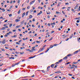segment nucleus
<instances>
[{
  "label": "nucleus",
  "mask_w": 80,
  "mask_h": 80,
  "mask_svg": "<svg viewBox=\"0 0 80 80\" xmlns=\"http://www.w3.org/2000/svg\"><path fill=\"white\" fill-rule=\"evenodd\" d=\"M6 39H3L2 42V43L3 44H5V42H6Z\"/></svg>",
  "instance_id": "f257e3e1"
},
{
  "label": "nucleus",
  "mask_w": 80,
  "mask_h": 80,
  "mask_svg": "<svg viewBox=\"0 0 80 80\" xmlns=\"http://www.w3.org/2000/svg\"><path fill=\"white\" fill-rule=\"evenodd\" d=\"M62 73V72H60V71H58L57 72H55V73Z\"/></svg>",
  "instance_id": "f03ea898"
},
{
  "label": "nucleus",
  "mask_w": 80,
  "mask_h": 80,
  "mask_svg": "<svg viewBox=\"0 0 80 80\" xmlns=\"http://www.w3.org/2000/svg\"><path fill=\"white\" fill-rule=\"evenodd\" d=\"M50 66H48L47 68V71L48 72L50 70Z\"/></svg>",
  "instance_id": "7ed1b4c3"
},
{
  "label": "nucleus",
  "mask_w": 80,
  "mask_h": 80,
  "mask_svg": "<svg viewBox=\"0 0 80 80\" xmlns=\"http://www.w3.org/2000/svg\"><path fill=\"white\" fill-rule=\"evenodd\" d=\"M79 51H76L75 52H74L73 53L74 54V55H75V54H77V53H78V52Z\"/></svg>",
  "instance_id": "20e7f679"
},
{
  "label": "nucleus",
  "mask_w": 80,
  "mask_h": 80,
  "mask_svg": "<svg viewBox=\"0 0 80 80\" xmlns=\"http://www.w3.org/2000/svg\"><path fill=\"white\" fill-rule=\"evenodd\" d=\"M34 48H35V47H32V49H31V50H33L34 51L35 50V49Z\"/></svg>",
  "instance_id": "39448f33"
},
{
  "label": "nucleus",
  "mask_w": 80,
  "mask_h": 80,
  "mask_svg": "<svg viewBox=\"0 0 80 80\" xmlns=\"http://www.w3.org/2000/svg\"><path fill=\"white\" fill-rule=\"evenodd\" d=\"M25 12H24L22 15V18H23V17L24 16H25Z\"/></svg>",
  "instance_id": "423d86ee"
},
{
  "label": "nucleus",
  "mask_w": 80,
  "mask_h": 80,
  "mask_svg": "<svg viewBox=\"0 0 80 80\" xmlns=\"http://www.w3.org/2000/svg\"><path fill=\"white\" fill-rule=\"evenodd\" d=\"M73 34H72L71 35V36L69 37V39L72 38L73 37Z\"/></svg>",
  "instance_id": "0eeeda50"
},
{
  "label": "nucleus",
  "mask_w": 80,
  "mask_h": 80,
  "mask_svg": "<svg viewBox=\"0 0 80 80\" xmlns=\"http://www.w3.org/2000/svg\"><path fill=\"white\" fill-rule=\"evenodd\" d=\"M72 67H75V68H77V65L75 66L74 64L72 65Z\"/></svg>",
  "instance_id": "6e6552de"
},
{
  "label": "nucleus",
  "mask_w": 80,
  "mask_h": 80,
  "mask_svg": "<svg viewBox=\"0 0 80 80\" xmlns=\"http://www.w3.org/2000/svg\"><path fill=\"white\" fill-rule=\"evenodd\" d=\"M72 54H69L68 55H67V57H71L72 56Z\"/></svg>",
  "instance_id": "1a4fd4ad"
},
{
  "label": "nucleus",
  "mask_w": 80,
  "mask_h": 80,
  "mask_svg": "<svg viewBox=\"0 0 80 80\" xmlns=\"http://www.w3.org/2000/svg\"><path fill=\"white\" fill-rule=\"evenodd\" d=\"M49 49H50V48H48L47 49L46 51H45V53H47V52L48 51V50H49Z\"/></svg>",
  "instance_id": "9d476101"
},
{
  "label": "nucleus",
  "mask_w": 80,
  "mask_h": 80,
  "mask_svg": "<svg viewBox=\"0 0 80 80\" xmlns=\"http://www.w3.org/2000/svg\"><path fill=\"white\" fill-rule=\"evenodd\" d=\"M54 65H55L54 64H53L51 65V67L52 68H53V67H54Z\"/></svg>",
  "instance_id": "9b49d317"
},
{
  "label": "nucleus",
  "mask_w": 80,
  "mask_h": 80,
  "mask_svg": "<svg viewBox=\"0 0 80 80\" xmlns=\"http://www.w3.org/2000/svg\"><path fill=\"white\" fill-rule=\"evenodd\" d=\"M19 63H20V62H18L17 63H15L14 65L15 66V65H18V64H19Z\"/></svg>",
  "instance_id": "f8f14e48"
},
{
  "label": "nucleus",
  "mask_w": 80,
  "mask_h": 80,
  "mask_svg": "<svg viewBox=\"0 0 80 80\" xmlns=\"http://www.w3.org/2000/svg\"><path fill=\"white\" fill-rule=\"evenodd\" d=\"M25 22V21H22L21 22V24H23V23H24V22Z\"/></svg>",
  "instance_id": "ddd939ff"
},
{
  "label": "nucleus",
  "mask_w": 80,
  "mask_h": 80,
  "mask_svg": "<svg viewBox=\"0 0 80 80\" xmlns=\"http://www.w3.org/2000/svg\"><path fill=\"white\" fill-rule=\"evenodd\" d=\"M73 68L74 69H75V68H73V67H71L69 68V69H72V68Z\"/></svg>",
  "instance_id": "4468645a"
},
{
  "label": "nucleus",
  "mask_w": 80,
  "mask_h": 80,
  "mask_svg": "<svg viewBox=\"0 0 80 80\" xmlns=\"http://www.w3.org/2000/svg\"><path fill=\"white\" fill-rule=\"evenodd\" d=\"M53 45H51L49 47V48H53Z\"/></svg>",
  "instance_id": "2eb2a0df"
},
{
  "label": "nucleus",
  "mask_w": 80,
  "mask_h": 80,
  "mask_svg": "<svg viewBox=\"0 0 80 80\" xmlns=\"http://www.w3.org/2000/svg\"><path fill=\"white\" fill-rule=\"evenodd\" d=\"M68 58H67V57L66 56L65 57H64L63 59H64V60H67V59Z\"/></svg>",
  "instance_id": "dca6fc26"
},
{
  "label": "nucleus",
  "mask_w": 80,
  "mask_h": 80,
  "mask_svg": "<svg viewBox=\"0 0 80 80\" xmlns=\"http://www.w3.org/2000/svg\"><path fill=\"white\" fill-rule=\"evenodd\" d=\"M46 13H47V14L48 15V14L49 15V14H50V12H47V11Z\"/></svg>",
  "instance_id": "f3484780"
},
{
  "label": "nucleus",
  "mask_w": 80,
  "mask_h": 80,
  "mask_svg": "<svg viewBox=\"0 0 80 80\" xmlns=\"http://www.w3.org/2000/svg\"><path fill=\"white\" fill-rule=\"evenodd\" d=\"M77 7H78V6H77V5L74 8V9L75 10H76V9H77Z\"/></svg>",
  "instance_id": "a211bd4d"
},
{
  "label": "nucleus",
  "mask_w": 80,
  "mask_h": 80,
  "mask_svg": "<svg viewBox=\"0 0 80 80\" xmlns=\"http://www.w3.org/2000/svg\"><path fill=\"white\" fill-rule=\"evenodd\" d=\"M20 10H21V9L19 10V11L18 12V14H20Z\"/></svg>",
  "instance_id": "6ab92c4d"
},
{
  "label": "nucleus",
  "mask_w": 80,
  "mask_h": 80,
  "mask_svg": "<svg viewBox=\"0 0 80 80\" xmlns=\"http://www.w3.org/2000/svg\"><path fill=\"white\" fill-rule=\"evenodd\" d=\"M20 27V26H17L16 27V28H19Z\"/></svg>",
  "instance_id": "aec40b11"
},
{
  "label": "nucleus",
  "mask_w": 80,
  "mask_h": 80,
  "mask_svg": "<svg viewBox=\"0 0 80 80\" xmlns=\"http://www.w3.org/2000/svg\"><path fill=\"white\" fill-rule=\"evenodd\" d=\"M19 21H20V20H19L18 19H17L16 20V22H19Z\"/></svg>",
  "instance_id": "412c9836"
},
{
  "label": "nucleus",
  "mask_w": 80,
  "mask_h": 80,
  "mask_svg": "<svg viewBox=\"0 0 80 80\" xmlns=\"http://www.w3.org/2000/svg\"><path fill=\"white\" fill-rule=\"evenodd\" d=\"M62 60H63L62 59H61L59 61V63H60V62H62Z\"/></svg>",
  "instance_id": "4be33fe9"
},
{
  "label": "nucleus",
  "mask_w": 80,
  "mask_h": 80,
  "mask_svg": "<svg viewBox=\"0 0 80 80\" xmlns=\"http://www.w3.org/2000/svg\"><path fill=\"white\" fill-rule=\"evenodd\" d=\"M11 58H12V59H15V58L13 57H11V58L9 57V59H11Z\"/></svg>",
  "instance_id": "5701e85b"
},
{
  "label": "nucleus",
  "mask_w": 80,
  "mask_h": 80,
  "mask_svg": "<svg viewBox=\"0 0 80 80\" xmlns=\"http://www.w3.org/2000/svg\"><path fill=\"white\" fill-rule=\"evenodd\" d=\"M12 24L11 23L9 24V27L10 28H11V27H12Z\"/></svg>",
  "instance_id": "b1692460"
},
{
  "label": "nucleus",
  "mask_w": 80,
  "mask_h": 80,
  "mask_svg": "<svg viewBox=\"0 0 80 80\" xmlns=\"http://www.w3.org/2000/svg\"><path fill=\"white\" fill-rule=\"evenodd\" d=\"M5 27H3L1 28V30H5Z\"/></svg>",
  "instance_id": "393cba45"
},
{
  "label": "nucleus",
  "mask_w": 80,
  "mask_h": 80,
  "mask_svg": "<svg viewBox=\"0 0 80 80\" xmlns=\"http://www.w3.org/2000/svg\"><path fill=\"white\" fill-rule=\"evenodd\" d=\"M30 8V6H28L27 7V9H29Z\"/></svg>",
  "instance_id": "a878e982"
},
{
  "label": "nucleus",
  "mask_w": 80,
  "mask_h": 80,
  "mask_svg": "<svg viewBox=\"0 0 80 80\" xmlns=\"http://www.w3.org/2000/svg\"><path fill=\"white\" fill-rule=\"evenodd\" d=\"M28 11L27 12H26V16H27V15H28Z\"/></svg>",
  "instance_id": "bb28decb"
},
{
  "label": "nucleus",
  "mask_w": 80,
  "mask_h": 80,
  "mask_svg": "<svg viewBox=\"0 0 80 80\" xmlns=\"http://www.w3.org/2000/svg\"><path fill=\"white\" fill-rule=\"evenodd\" d=\"M58 66V65L57 64H56V65H55V67L54 68H57V67Z\"/></svg>",
  "instance_id": "cd10ccee"
},
{
  "label": "nucleus",
  "mask_w": 80,
  "mask_h": 80,
  "mask_svg": "<svg viewBox=\"0 0 80 80\" xmlns=\"http://www.w3.org/2000/svg\"><path fill=\"white\" fill-rule=\"evenodd\" d=\"M29 18H32V15H30L29 16Z\"/></svg>",
  "instance_id": "c85d7f7f"
},
{
  "label": "nucleus",
  "mask_w": 80,
  "mask_h": 80,
  "mask_svg": "<svg viewBox=\"0 0 80 80\" xmlns=\"http://www.w3.org/2000/svg\"><path fill=\"white\" fill-rule=\"evenodd\" d=\"M9 17H11L12 16V14H10L9 15Z\"/></svg>",
  "instance_id": "c756f323"
},
{
  "label": "nucleus",
  "mask_w": 80,
  "mask_h": 80,
  "mask_svg": "<svg viewBox=\"0 0 80 80\" xmlns=\"http://www.w3.org/2000/svg\"><path fill=\"white\" fill-rule=\"evenodd\" d=\"M53 39V38H51L50 39H49V41H50V40H52Z\"/></svg>",
  "instance_id": "7c9ffc66"
},
{
  "label": "nucleus",
  "mask_w": 80,
  "mask_h": 80,
  "mask_svg": "<svg viewBox=\"0 0 80 80\" xmlns=\"http://www.w3.org/2000/svg\"><path fill=\"white\" fill-rule=\"evenodd\" d=\"M33 58V57H30L29 58L30 59L31 58Z\"/></svg>",
  "instance_id": "2f4dec72"
},
{
  "label": "nucleus",
  "mask_w": 80,
  "mask_h": 80,
  "mask_svg": "<svg viewBox=\"0 0 80 80\" xmlns=\"http://www.w3.org/2000/svg\"><path fill=\"white\" fill-rule=\"evenodd\" d=\"M36 43H40V42L38 41H36Z\"/></svg>",
  "instance_id": "473e14b6"
},
{
  "label": "nucleus",
  "mask_w": 80,
  "mask_h": 80,
  "mask_svg": "<svg viewBox=\"0 0 80 80\" xmlns=\"http://www.w3.org/2000/svg\"><path fill=\"white\" fill-rule=\"evenodd\" d=\"M20 48L21 49H22L23 48H25V47H22Z\"/></svg>",
  "instance_id": "72a5a7b5"
},
{
  "label": "nucleus",
  "mask_w": 80,
  "mask_h": 80,
  "mask_svg": "<svg viewBox=\"0 0 80 80\" xmlns=\"http://www.w3.org/2000/svg\"><path fill=\"white\" fill-rule=\"evenodd\" d=\"M70 62H68L66 63L67 65H68V64H70Z\"/></svg>",
  "instance_id": "f704fd0d"
},
{
  "label": "nucleus",
  "mask_w": 80,
  "mask_h": 80,
  "mask_svg": "<svg viewBox=\"0 0 80 80\" xmlns=\"http://www.w3.org/2000/svg\"><path fill=\"white\" fill-rule=\"evenodd\" d=\"M56 13L57 14H59V13H60V12H58V11L56 12Z\"/></svg>",
  "instance_id": "c9c22d12"
},
{
  "label": "nucleus",
  "mask_w": 80,
  "mask_h": 80,
  "mask_svg": "<svg viewBox=\"0 0 80 80\" xmlns=\"http://www.w3.org/2000/svg\"><path fill=\"white\" fill-rule=\"evenodd\" d=\"M57 45H58L57 44H55L53 45V46H54V47H55V46H57Z\"/></svg>",
  "instance_id": "e433bc0d"
},
{
  "label": "nucleus",
  "mask_w": 80,
  "mask_h": 80,
  "mask_svg": "<svg viewBox=\"0 0 80 80\" xmlns=\"http://www.w3.org/2000/svg\"><path fill=\"white\" fill-rule=\"evenodd\" d=\"M77 62H73V64H77Z\"/></svg>",
  "instance_id": "4c0bfd02"
},
{
  "label": "nucleus",
  "mask_w": 80,
  "mask_h": 80,
  "mask_svg": "<svg viewBox=\"0 0 80 80\" xmlns=\"http://www.w3.org/2000/svg\"><path fill=\"white\" fill-rule=\"evenodd\" d=\"M66 7H64L62 8V9H65Z\"/></svg>",
  "instance_id": "58836bf2"
},
{
  "label": "nucleus",
  "mask_w": 80,
  "mask_h": 80,
  "mask_svg": "<svg viewBox=\"0 0 80 80\" xmlns=\"http://www.w3.org/2000/svg\"><path fill=\"white\" fill-rule=\"evenodd\" d=\"M2 10L3 12H5V9H4V8H2Z\"/></svg>",
  "instance_id": "ea45409f"
},
{
  "label": "nucleus",
  "mask_w": 80,
  "mask_h": 80,
  "mask_svg": "<svg viewBox=\"0 0 80 80\" xmlns=\"http://www.w3.org/2000/svg\"><path fill=\"white\" fill-rule=\"evenodd\" d=\"M65 5H69V3L68 2H67L65 3Z\"/></svg>",
  "instance_id": "a19ab883"
},
{
  "label": "nucleus",
  "mask_w": 80,
  "mask_h": 80,
  "mask_svg": "<svg viewBox=\"0 0 80 80\" xmlns=\"http://www.w3.org/2000/svg\"><path fill=\"white\" fill-rule=\"evenodd\" d=\"M55 32V31H52L51 32V33H54V32Z\"/></svg>",
  "instance_id": "79ce46f5"
},
{
  "label": "nucleus",
  "mask_w": 80,
  "mask_h": 80,
  "mask_svg": "<svg viewBox=\"0 0 80 80\" xmlns=\"http://www.w3.org/2000/svg\"><path fill=\"white\" fill-rule=\"evenodd\" d=\"M59 77V76H55V78H57V77Z\"/></svg>",
  "instance_id": "37998d69"
},
{
  "label": "nucleus",
  "mask_w": 80,
  "mask_h": 80,
  "mask_svg": "<svg viewBox=\"0 0 80 80\" xmlns=\"http://www.w3.org/2000/svg\"><path fill=\"white\" fill-rule=\"evenodd\" d=\"M41 51H42V50H44V48H43L42 49H41Z\"/></svg>",
  "instance_id": "c03bdc74"
},
{
  "label": "nucleus",
  "mask_w": 80,
  "mask_h": 80,
  "mask_svg": "<svg viewBox=\"0 0 80 80\" xmlns=\"http://www.w3.org/2000/svg\"><path fill=\"white\" fill-rule=\"evenodd\" d=\"M6 55H8V57H9V56H10V55H9V54H8L6 53Z\"/></svg>",
  "instance_id": "a18cd8bd"
},
{
  "label": "nucleus",
  "mask_w": 80,
  "mask_h": 80,
  "mask_svg": "<svg viewBox=\"0 0 80 80\" xmlns=\"http://www.w3.org/2000/svg\"><path fill=\"white\" fill-rule=\"evenodd\" d=\"M69 40V38H68L67 39H66V41H68Z\"/></svg>",
  "instance_id": "49530a36"
},
{
  "label": "nucleus",
  "mask_w": 80,
  "mask_h": 80,
  "mask_svg": "<svg viewBox=\"0 0 80 80\" xmlns=\"http://www.w3.org/2000/svg\"><path fill=\"white\" fill-rule=\"evenodd\" d=\"M26 51H30V49H26Z\"/></svg>",
  "instance_id": "de8ad7c7"
},
{
  "label": "nucleus",
  "mask_w": 80,
  "mask_h": 80,
  "mask_svg": "<svg viewBox=\"0 0 80 80\" xmlns=\"http://www.w3.org/2000/svg\"><path fill=\"white\" fill-rule=\"evenodd\" d=\"M80 18V17H78V18H76V20H77V19H78V20H79V19Z\"/></svg>",
  "instance_id": "09e8293b"
},
{
  "label": "nucleus",
  "mask_w": 80,
  "mask_h": 80,
  "mask_svg": "<svg viewBox=\"0 0 80 80\" xmlns=\"http://www.w3.org/2000/svg\"><path fill=\"white\" fill-rule=\"evenodd\" d=\"M25 43H23L22 45V47H23V46H24V45H25Z\"/></svg>",
  "instance_id": "8fccbe9b"
},
{
  "label": "nucleus",
  "mask_w": 80,
  "mask_h": 80,
  "mask_svg": "<svg viewBox=\"0 0 80 80\" xmlns=\"http://www.w3.org/2000/svg\"><path fill=\"white\" fill-rule=\"evenodd\" d=\"M76 22L77 23H79V22H80V21L78 20H77Z\"/></svg>",
  "instance_id": "3c124183"
},
{
  "label": "nucleus",
  "mask_w": 80,
  "mask_h": 80,
  "mask_svg": "<svg viewBox=\"0 0 80 80\" xmlns=\"http://www.w3.org/2000/svg\"><path fill=\"white\" fill-rule=\"evenodd\" d=\"M33 9H31V10L30 11V12H33Z\"/></svg>",
  "instance_id": "603ef678"
},
{
  "label": "nucleus",
  "mask_w": 80,
  "mask_h": 80,
  "mask_svg": "<svg viewBox=\"0 0 80 80\" xmlns=\"http://www.w3.org/2000/svg\"><path fill=\"white\" fill-rule=\"evenodd\" d=\"M35 19L34 18L33 19H32V21H33V22H35Z\"/></svg>",
  "instance_id": "864d4df0"
},
{
  "label": "nucleus",
  "mask_w": 80,
  "mask_h": 80,
  "mask_svg": "<svg viewBox=\"0 0 80 80\" xmlns=\"http://www.w3.org/2000/svg\"><path fill=\"white\" fill-rule=\"evenodd\" d=\"M68 75H69V76H72V75L71 74H70V73H69L68 74Z\"/></svg>",
  "instance_id": "5fc2aeb1"
},
{
  "label": "nucleus",
  "mask_w": 80,
  "mask_h": 80,
  "mask_svg": "<svg viewBox=\"0 0 80 80\" xmlns=\"http://www.w3.org/2000/svg\"><path fill=\"white\" fill-rule=\"evenodd\" d=\"M41 72H42V73H45V72L44 71H43V70H41L40 71Z\"/></svg>",
  "instance_id": "6e6d98bb"
},
{
  "label": "nucleus",
  "mask_w": 80,
  "mask_h": 80,
  "mask_svg": "<svg viewBox=\"0 0 80 80\" xmlns=\"http://www.w3.org/2000/svg\"><path fill=\"white\" fill-rule=\"evenodd\" d=\"M17 37V35H14L13 36V37H14V38H15V37Z\"/></svg>",
  "instance_id": "4d7b16f0"
},
{
  "label": "nucleus",
  "mask_w": 80,
  "mask_h": 80,
  "mask_svg": "<svg viewBox=\"0 0 80 80\" xmlns=\"http://www.w3.org/2000/svg\"><path fill=\"white\" fill-rule=\"evenodd\" d=\"M55 64H56V65H58V62H56Z\"/></svg>",
  "instance_id": "13d9d810"
},
{
  "label": "nucleus",
  "mask_w": 80,
  "mask_h": 80,
  "mask_svg": "<svg viewBox=\"0 0 80 80\" xmlns=\"http://www.w3.org/2000/svg\"><path fill=\"white\" fill-rule=\"evenodd\" d=\"M22 40H26V39L25 38H22Z\"/></svg>",
  "instance_id": "bf43d9fd"
},
{
  "label": "nucleus",
  "mask_w": 80,
  "mask_h": 80,
  "mask_svg": "<svg viewBox=\"0 0 80 80\" xmlns=\"http://www.w3.org/2000/svg\"><path fill=\"white\" fill-rule=\"evenodd\" d=\"M32 27L33 28H34V27H35V26H34V25L33 24V25H32Z\"/></svg>",
  "instance_id": "052dcab7"
},
{
  "label": "nucleus",
  "mask_w": 80,
  "mask_h": 80,
  "mask_svg": "<svg viewBox=\"0 0 80 80\" xmlns=\"http://www.w3.org/2000/svg\"><path fill=\"white\" fill-rule=\"evenodd\" d=\"M15 65H14V64H12V67H15Z\"/></svg>",
  "instance_id": "680f3d73"
},
{
  "label": "nucleus",
  "mask_w": 80,
  "mask_h": 80,
  "mask_svg": "<svg viewBox=\"0 0 80 80\" xmlns=\"http://www.w3.org/2000/svg\"><path fill=\"white\" fill-rule=\"evenodd\" d=\"M62 13L64 15L65 14V12H64L62 11Z\"/></svg>",
  "instance_id": "e2e57ef3"
},
{
  "label": "nucleus",
  "mask_w": 80,
  "mask_h": 80,
  "mask_svg": "<svg viewBox=\"0 0 80 80\" xmlns=\"http://www.w3.org/2000/svg\"><path fill=\"white\" fill-rule=\"evenodd\" d=\"M5 37H8V35L6 34L5 35Z\"/></svg>",
  "instance_id": "0e129e2a"
},
{
  "label": "nucleus",
  "mask_w": 80,
  "mask_h": 80,
  "mask_svg": "<svg viewBox=\"0 0 80 80\" xmlns=\"http://www.w3.org/2000/svg\"><path fill=\"white\" fill-rule=\"evenodd\" d=\"M48 26H50V24L49 23H48Z\"/></svg>",
  "instance_id": "69168bd1"
},
{
  "label": "nucleus",
  "mask_w": 80,
  "mask_h": 80,
  "mask_svg": "<svg viewBox=\"0 0 80 80\" xmlns=\"http://www.w3.org/2000/svg\"><path fill=\"white\" fill-rule=\"evenodd\" d=\"M3 65V64H0V67H1V66H2Z\"/></svg>",
  "instance_id": "338daca9"
},
{
  "label": "nucleus",
  "mask_w": 80,
  "mask_h": 80,
  "mask_svg": "<svg viewBox=\"0 0 80 80\" xmlns=\"http://www.w3.org/2000/svg\"><path fill=\"white\" fill-rule=\"evenodd\" d=\"M68 31H70V28H68Z\"/></svg>",
  "instance_id": "774afa93"
}]
</instances>
